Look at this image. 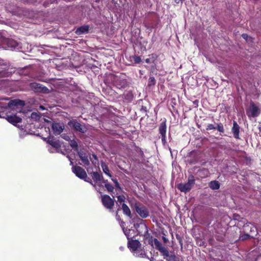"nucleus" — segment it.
<instances>
[{"label":"nucleus","instance_id":"1","mask_svg":"<svg viewBox=\"0 0 261 261\" xmlns=\"http://www.w3.org/2000/svg\"><path fill=\"white\" fill-rule=\"evenodd\" d=\"M195 184V179L193 175L189 176L188 181L186 183H180L177 188L181 192L187 193L190 191Z\"/></svg>","mask_w":261,"mask_h":261},{"label":"nucleus","instance_id":"2","mask_svg":"<svg viewBox=\"0 0 261 261\" xmlns=\"http://www.w3.org/2000/svg\"><path fill=\"white\" fill-rule=\"evenodd\" d=\"M24 105V101L19 99H15L10 100L6 106L3 107L6 109H10L20 112Z\"/></svg>","mask_w":261,"mask_h":261},{"label":"nucleus","instance_id":"3","mask_svg":"<svg viewBox=\"0 0 261 261\" xmlns=\"http://www.w3.org/2000/svg\"><path fill=\"white\" fill-rule=\"evenodd\" d=\"M113 85L119 89H124L128 86V82L125 78L115 76L113 80Z\"/></svg>","mask_w":261,"mask_h":261},{"label":"nucleus","instance_id":"4","mask_svg":"<svg viewBox=\"0 0 261 261\" xmlns=\"http://www.w3.org/2000/svg\"><path fill=\"white\" fill-rule=\"evenodd\" d=\"M30 89L35 92H39L42 93H48L49 90L43 85L36 82L31 83L29 85Z\"/></svg>","mask_w":261,"mask_h":261},{"label":"nucleus","instance_id":"5","mask_svg":"<svg viewBox=\"0 0 261 261\" xmlns=\"http://www.w3.org/2000/svg\"><path fill=\"white\" fill-rule=\"evenodd\" d=\"M125 217L129 219H132L133 222H137L134 224V227L137 228L138 227L141 226L142 228H144L146 230L145 225L141 223L142 220L138 217L136 213H124Z\"/></svg>","mask_w":261,"mask_h":261},{"label":"nucleus","instance_id":"6","mask_svg":"<svg viewBox=\"0 0 261 261\" xmlns=\"http://www.w3.org/2000/svg\"><path fill=\"white\" fill-rule=\"evenodd\" d=\"M68 124L74 129L75 131L84 133L86 132L87 128L85 125L81 124L76 120H73L68 122Z\"/></svg>","mask_w":261,"mask_h":261},{"label":"nucleus","instance_id":"7","mask_svg":"<svg viewBox=\"0 0 261 261\" xmlns=\"http://www.w3.org/2000/svg\"><path fill=\"white\" fill-rule=\"evenodd\" d=\"M72 172L75 175L81 179H86L87 173L85 170L80 166H74L72 167Z\"/></svg>","mask_w":261,"mask_h":261},{"label":"nucleus","instance_id":"8","mask_svg":"<svg viewBox=\"0 0 261 261\" xmlns=\"http://www.w3.org/2000/svg\"><path fill=\"white\" fill-rule=\"evenodd\" d=\"M102 204L107 208L111 209L114 205V200L108 195H103L101 196Z\"/></svg>","mask_w":261,"mask_h":261},{"label":"nucleus","instance_id":"9","mask_svg":"<svg viewBox=\"0 0 261 261\" xmlns=\"http://www.w3.org/2000/svg\"><path fill=\"white\" fill-rule=\"evenodd\" d=\"M127 245L128 248L133 253L141 248V244L138 240H129L128 241Z\"/></svg>","mask_w":261,"mask_h":261},{"label":"nucleus","instance_id":"10","mask_svg":"<svg viewBox=\"0 0 261 261\" xmlns=\"http://www.w3.org/2000/svg\"><path fill=\"white\" fill-rule=\"evenodd\" d=\"M161 255L167 261H176V256L172 252H169L166 248L161 252Z\"/></svg>","mask_w":261,"mask_h":261},{"label":"nucleus","instance_id":"11","mask_svg":"<svg viewBox=\"0 0 261 261\" xmlns=\"http://www.w3.org/2000/svg\"><path fill=\"white\" fill-rule=\"evenodd\" d=\"M46 142L56 149H59L61 145L59 140H57L54 137L49 136L45 139Z\"/></svg>","mask_w":261,"mask_h":261},{"label":"nucleus","instance_id":"12","mask_svg":"<svg viewBox=\"0 0 261 261\" xmlns=\"http://www.w3.org/2000/svg\"><path fill=\"white\" fill-rule=\"evenodd\" d=\"M51 128L55 135H60L64 129V125L60 123L54 122Z\"/></svg>","mask_w":261,"mask_h":261},{"label":"nucleus","instance_id":"13","mask_svg":"<svg viewBox=\"0 0 261 261\" xmlns=\"http://www.w3.org/2000/svg\"><path fill=\"white\" fill-rule=\"evenodd\" d=\"M132 208L135 209L136 212H148L146 208L140 202L135 200L134 203L131 204Z\"/></svg>","mask_w":261,"mask_h":261},{"label":"nucleus","instance_id":"14","mask_svg":"<svg viewBox=\"0 0 261 261\" xmlns=\"http://www.w3.org/2000/svg\"><path fill=\"white\" fill-rule=\"evenodd\" d=\"M77 153L83 164L85 166H89L90 165V162L87 153L84 150H82L78 151Z\"/></svg>","mask_w":261,"mask_h":261},{"label":"nucleus","instance_id":"15","mask_svg":"<svg viewBox=\"0 0 261 261\" xmlns=\"http://www.w3.org/2000/svg\"><path fill=\"white\" fill-rule=\"evenodd\" d=\"M6 119L9 122L14 125H16L17 123H20L22 121V119L16 116V115H7Z\"/></svg>","mask_w":261,"mask_h":261},{"label":"nucleus","instance_id":"16","mask_svg":"<svg viewBox=\"0 0 261 261\" xmlns=\"http://www.w3.org/2000/svg\"><path fill=\"white\" fill-rule=\"evenodd\" d=\"M212 129H217L221 133H224L225 131L223 125L221 123H217L216 127L212 124H208L206 127V130H210Z\"/></svg>","mask_w":261,"mask_h":261},{"label":"nucleus","instance_id":"17","mask_svg":"<svg viewBox=\"0 0 261 261\" xmlns=\"http://www.w3.org/2000/svg\"><path fill=\"white\" fill-rule=\"evenodd\" d=\"M240 127L237 122L235 121L233 122V126L231 128V132L233 135V137L236 139H239V134H240Z\"/></svg>","mask_w":261,"mask_h":261},{"label":"nucleus","instance_id":"18","mask_svg":"<svg viewBox=\"0 0 261 261\" xmlns=\"http://www.w3.org/2000/svg\"><path fill=\"white\" fill-rule=\"evenodd\" d=\"M88 172H89L88 171ZM88 173L91 175L92 179L95 183H98L100 181L103 179V176L102 174L100 172H91L90 173L88 172Z\"/></svg>","mask_w":261,"mask_h":261},{"label":"nucleus","instance_id":"19","mask_svg":"<svg viewBox=\"0 0 261 261\" xmlns=\"http://www.w3.org/2000/svg\"><path fill=\"white\" fill-rule=\"evenodd\" d=\"M167 131L166 120L165 118L161 122L159 126V132L162 136H166Z\"/></svg>","mask_w":261,"mask_h":261},{"label":"nucleus","instance_id":"20","mask_svg":"<svg viewBox=\"0 0 261 261\" xmlns=\"http://www.w3.org/2000/svg\"><path fill=\"white\" fill-rule=\"evenodd\" d=\"M250 112L251 113V116L253 117L258 116L260 113L259 109L253 103H251Z\"/></svg>","mask_w":261,"mask_h":261},{"label":"nucleus","instance_id":"21","mask_svg":"<svg viewBox=\"0 0 261 261\" xmlns=\"http://www.w3.org/2000/svg\"><path fill=\"white\" fill-rule=\"evenodd\" d=\"M245 230L246 231H249L250 232V234L251 237H253V234H255L257 231V229L256 227L254 226L251 224H246L244 226Z\"/></svg>","mask_w":261,"mask_h":261},{"label":"nucleus","instance_id":"22","mask_svg":"<svg viewBox=\"0 0 261 261\" xmlns=\"http://www.w3.org/2000/svg\"><path fill=\"white\" fill-rule=\"evenodd\" d=\"M123 97L127 102H130L134 98V94L130 91H126L123 93Z\"/></svg>","mask_w":261,"mask_h":261},{"label":"nucleus","instance_id":"23","mask_svg":"<svg viewBox=\"0 0 261 261\" xmlns=\"http://www.w3.org/2000/svg\"><path fill=\"white\" fill-rule=\"evenodd\" d=\"M153 242V245L155 248L160 252V253L166 248L156 239H154Z\"/></svg>","mask_w":261,"mask_h":261},{"label":"nucleus","instance_id":"24","mask_svg":"<svg viewBox=\"0 0 261 261\" xmlns=\"http://www.w3.org/2000/svg\"><path fill=\"white\" fill-rule=\"evenodd\" d=\"M89 27L88 25H83L77 29L75 33L78 35H81L88 33Z\"/></svg>","mask_w":261,"mask_h":261},{"label":"nucleus","instance_id":"25","mask_svg":"<svg viewBox=\"0 0 261 261\" xmlns=\"http://www.w3.org/2000/svg\"><path fill=\"white\" fill-rule=\"evenodd\" d=\"M197 173L198 176L201 178H204L208 176L209 174V171L207 169L202 168L200 169L198 171Z\"/></svg>","mask_w":261,"mask_h":261},{"label":"nucleus","instance_id":"26","mask_svg":"<svg viewBox=\"0 0 261 261\" xmlns=\"http://www.w3.org/2000/svg\"><path fill=\"white\" fill-rule=\"evenodd\" d=\"M148 56L149 58L145 60V62L148 64L154 63L158 57V55L155 54H150Z\"/></svg>","mask_w":261,"mask_h":261},{"label":"nucleus","instance_id":"27","mask_svg":"<svg viewBox=\"0 0 261 261\" xmlns=\"http://www.w3.org/2000/svg\"><path fill=\"white\" fill-rule=\"evenodd\" d=\"M101 167L102 168V169L103 170V172L107 174L108 176L111 177L112 175L110 173V171L109 170V167L108 165L106 164V163L103 162H101Z\"/></svg>","mask_w":261,"mask_h":261},{"label":"nucleus","instance_id":"28","mask_svg":"<svg viewBox=\"0 0 261 261\" xmlns=\"http://www.w3.org/2000/svg\"><path fill=\"white\" fill-rule=\"evenodd\" d=\"M133 254L136 257H139L141 258H144L146 257V253L145 251L142 249L141 248L138 249V250L133 253Z\"/></svg>","mask_w":261,"mask_h":261},{"label":"nucleus","instance_id":"29","mask_svg":"<svg viewBox=\"0 0 261 261\" xmlns=\"http://www.w3.org/2000/svg\"><path fill=\"white\" fill-rule=\"evenodd\" d=\"M209 187L212 190H218L220 188V184L217 180H213L209 183Z\"/></svg>","mask_w":261,"mask_h":261},{"label":"nucleus","instance_id":"30","mask_svg":"<svg viewBox=\"0 0 261 261\" xmlns=\"http://www.w3.org/2000/svg\"><path fill=\"white\" fill-rule=\"evenodd\" d=\"M120 225L121 228H122L124 233L126 236L127 239L129 240V237L130 236V233L131 230L130 229L127 230V229H125L124 228V222L123 221L120 222Z\"/></svg>","mask_w":261,"mask_h":261},{"label":"nucleus","instance_id":"31","mask_svg":"<svg viewBox=\"0 0 261 261\" xmlns=\"http://www.w3.org/2000/svg\"><path fill=\"white\" fill-rule=\"evenodd\" d=\"M125 197L124 195H119L117 196V201L116 204L120 207L121 204L125 202Z\"/></svg>","mask_w":261,"mask_h":261},{"label":"nucleus","instance_id":"32","mask_svg":"<svg viewBox=\"0 0 261 261\" xmlns=\"http://www.w3.org/2000/svg\"><path fill=\"white\" fill-rule=\"evenodd\" d=\"M5 70V71L8 73V75L7 76H3L2 77H8L10 75V73L8 71V67H7V65H5V64H2L1 62H0V70Z\"/></svg>","mask_w":261,"mask_h":261},{"label":"nucleus","instance_id":"33","mask_svg":"<svg viewBox=\"0 0 261 261\" xmlns=\"http://www.w3.org/2000/svg\"><path fill=\"white\" fill-rule=\"evenodd\" d=\"M70 146L71 147L75 150H77L78 144L76 141L74 140H71L69 143Z\"/></svg>","mask_w":261,"mask_h":261},{"label":"nucleus","instance_id":"34","mask_svg":"<svg viewBox=\"0 0 261 261\" xmlns=\"http://www.w3.org/2000/svg\"><path fill=\"white\" fill-rule=\"evenodd\" d=\"M156 81L153 76H150L148 80V86L151 87L155 84Z\"/></svg>","mask_w":261,"mask_h":261},{"label":"nucleus","instance_id":"35","mask_svg":"<svg viewBox=\"0 0 261 261\" xmlns=\"http://www.w3.org/2000/svg\"><path fill=\"white\" fill-rule=\"evenodd\" d=\"M120 206H121L122 210L123 212H131L128 206L125 203V202L121 204Z\"/></svg>","mask_w":261,"mask_h":261},{"label":"nucleus","instance_id":"36","mask_svg":"<svg viewBox=\"0 0 261 261\" xmlns=\"http://www.w3.org/2000/svg\"><path fill=\"white\" fill-rule=\"evenodd\" d=\"M105 187L107 189V190L110 192H112L114 190V187L110 184H106L105 185Z\"/></svg>","mask_w":261,"mask_h":261},{"label":"nucleus","instance_id":"37","mask_svg":"<svg viewBox=\"0 0 261 261\" xmlns=\"http://www.w3.org/2000/svg\"><path fill=\"white\" fill-rule=\"evenodd\" d=\"M133 59L134 62L136 64L140 63L141 61V59L139 56H135L133 57Z\"/></svg>","mask_w":261,"mask_h":261},{"label":"nucleus","instance_id":"38","mask_svg":"<svg viewBox=\"0 0 261 261\" xmlns=\"http://www.w3.org/2000/svg\"><path fill=\"white\" fill-rule=\"evenodd\" d=\"M112 180H113V181L114 182V183L115 184V186L116 188H119V189H120V185H119V182H118V180L117 179H113V178H112Z\"/></svg>","mask_w":261,"mask_h":261},{"label":"nucleus","instance_id":"39","mask_svg":"<svg viewBox=\"0 0 261 261\" xmlns=\"http://www.w3.org/2000/svg\"><path fill=\"white\" fill-rule=\"evenodd\" d=\"M8 73L5 71V70H0V77H2L3 76H7Z\"/></svg>","mask_w":261,"mask_h":261},{"label":"nucleus","instance_id":"40","mask_svg":"<svg viewBox=\"0 0 261 261\" xmlns=\"http://www.w3.org/2000/svg\"><path fill=\"white\" fill-rule=\"evenodd\" d=\"M250 237H251V235L248 234H246L241 236L240 238L242 240H246L247 239H248Z\"/></svg>","mask_w":261,"mask_h":261},{"label":"nucleus","instance_id":"41","mask_svg":"<svg viewBox=\"0 0 261 261\" xmlns=\"http://www.w3.org/2000/svg\"><path fill=\"white\" fill-rule=\"evenodd\" d=\"M140 111L143 113H146L147 112V107L146 106H142L140 109Z\"/></svg>","mask_w":261,"mask_h":261},{"label":"nucleus","instance_id":"42","mask_svg":"<svg viewBox=\"0 0 261 261\" xmlns=\"http://www.w3.org/2000/svg\"><path fill=\"white\" fill-rule=\"evenodd\" d=\"M162 142L163 145H165V144L167 143L166 141V136H162Z\"/></svg>","mask_w":261,"mask_h":261},{"label":"nucleus","instance_id":"43","mask_svg":"<svg viewBox=\"0 0 261 261\" xmlns=\"http://www.w3.org/2000/svg\"><path fill=\"white\" fill-rule=\"evenodd\" d=\"M83 179L85 181L89 182L90 184H91V185H93V182H92V180L90 178L88 177L87 176H86V179Z\"/></svg>","mask_w":261,"mask_h":261},{"label":"nucleus","instance_id":"44","mask_svg":"<svg viewBox=\"0 0 261 261\" xmlns=\"http://www.w3.org/2000/svg\"><path fill=\"white\" fill-rule=\"evenodd\" d=\"M139 215H140V216L142 217V218H146L148 215V213H139Z\"/></svg>","mask_w":261,"mask_h":261},{"label":"nucleus","instance_id":"45","mask_svg":"<svg viewBox=\"0 0 261 261\" xmlns=\"http://www.w3.org/2000/svg\"><path fill=\"white\" fill-rule=\"evenodd\" d=\"M242 37L243 38H244V39H245L246 40H247V38H248V35L247 34H245V33H244L242 35Z\"/></svg>","mask_w":261,"mask_h":261},{"label":"nucleus","instance_id":"46","mask_svg":"<svg viewBox=\"0 0 261 261\" xmlns=\"http://www.w3.org/2000/svg\"><path fill=\"white\" fill-rule=\"evenodd\" d=\"M99 182L101 183V184H105V185L106 184H108V180H105L103 178V179H102V180L100 181Z\"/></svg>","mask_w":261,"mask_h":261},{"label":"nucleus","instance_id":"47","mask_svg":"<svg viewBox=\"0 0 261 261\" xmlns=\"http://www.w3.org/2000/svg\"><path fill=\"white\" fill-rule=\"evenodd\" d=\"M116 218L118 221H120V217L118 215V213H117L116 215Z\"/></svg>","mask_w":261,"mask_h":261},{"label":"nucleus","instance_id":"48","mask_svg":"<svg viewBox=\"0 0 261 261\" xmlns=\"http://www.w3.org/2000/svg\"><path fill=\"white\" fill-rule=\"evenodd\" d=\"M92 156L95 161H98V158H97V156H96V155H95V154H93Z\"/></svg>","mask_w":261,"mask_h":261},{"label":"nucleus","instance_id":"49","mask_svg":"<svg viewBox=\"0 0 261 261\" xmlns=\"http://www.w3.org/2000/svg\"><path fill=\"white\" fill-rule=\"evenodd\" d=\"M9 43L12 44V46H14V44H15V42H14L13 40H10L9 41Z\"/></svg>","mask_w":261,"mask_h":261},{"label":"nucleus","instance_id":"50","mask_svg":"<svg viewBox=\"0 0 261 261\" xmlns=\"http://www.w3.org/2000/svg\"><path fill=\"white\" fill-rule=\"evenodd\" d=\"M64 139L67 140H68V138H69V137L66 136H64V137H62Z\"/></svg>","mask_w":261,"mask_h":261},{"label":"nucleus","instance_id":"51","mask_svg":"<svg viewBox=\"0 0 261 261\" xmlns=\"http://www.w3.org/2000/svg\"><path fill=\"white\" fill-rule=\"evenodd\" d=\"M182 0H174L175 2L177 4L179 3L180 2H181Z\"/></svg>","mask_w":261,"mask_h":261},{"label":"nucleus","instance_id":"52","mask_svg":"<svg viewBox=\"0 0 261 261\" xmlns=\"http://www.w3.org/2000/svg\"><path fill=\"white\" fill-rule=\"evenodd\" d=\"M34 115H37V113H33L32 114V117H33Z\"/></svg>","mask_w":261,"mask_h":261},{"label":"nucleus","instance_id":"53","mask_svg":"<svg viewBox=\"0 0 261 261\" xmlns=\"http://www.w3.org/2000/svg\"><path fill=\"white\" fill-rule=\"evenodd\" d=\"M40 108H41L42 109H43V110H44V108H43V107H42V106H41V107H40Z\"/></svg>","mask_w":261,"mask_h":261},{"label":"nucleus","instance_id":"54","mask_svg":"<svg viewBox=\"0 0 261 261\" xmlns=\"http://www.w3.org/2000/svg\"><path fill=\"white\" fill-rule=\"evenodd\" d=\"M259 131L261 132V127H259Z\"/></svg>","mask_w":261,"mask_h":261},{"label":"nucleus","instance_id":"55","mask_svg":"<svg viewBox=\"0 0 261 261\" xmlns=\"http://www.w3.org/2000/svg\"><path fill=\"white\" fill-rule=\"evenodd\" d=\"M70 164L71 165H72L73 164V162L72 161L70 162Z\"/></svg>","mask_w":261,"mask_h":261},{"label":"nucleus","instance_id":"56","mask_svg":"<svg viewBox=\"0 0 261 261\" xmlns=\"http://www.w3.org/2000/svg\"><path fill=\"white\" fill-rule=\"evenodd\" d=\"M91 160L92 162L94 164V161H92L91 159Z\"/></svg>","mask_w":261,"mask_h":261},{"label":"nucleus","instance_id":"57","mask_svg":"<svg viewBox=\"0 0 261 261\" xmlns=\"http://www.w3.org/2000/svg\"><path fill=\"white\" fill-rule=\"evenodd\" d=\"M164 240L165 241V242L166 241V239L165 238H164Z\"/></svg>","mask_w":261,"mask_h":261}]
</instances>
